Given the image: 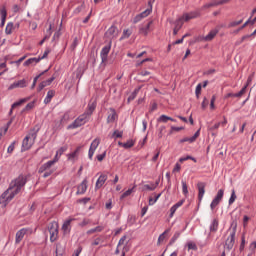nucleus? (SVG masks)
<instances>
[{"instance_id":"nucleus-16","label":"nucleus","mask_w":256,"mask_h":256,"mask_svg":"<svg viewBox=\"0 0 256 256\" xmlns=\"http://www.w3.org/2000/svg\"><path fill=\"white\" fill-rule=\"evenodd\" d=\"M198 187V199L199 201H203V196L205 195V183L199 182L197 184Z\"/></svg>"},{"instance_id":"nucleus-21","label":"nucleus","mask_w":256,"mask_h":256,"mask_svg":"<svg viewBox=\"0 0 256 256\" xmlns=\"http://www.w3.org/2000/svg\"><path fill=\"white\" fill-rule=\"evenodd\" d=\"M105 181H107V175H105V174L100 175V177L96 181V186H95L96 189H101V187H103V185H105Z\"/></svg>"},{"instance_id":"nucleus-35","label":"nucleus","mask_w":256,"mask_h":256,"mask_svg":"<svg viewBox=\"0 0 256 256\" xmlns=\"http://www.w3.org/2000/svg\"><path fill=\"white\" fill-rule=\"evenodd\" d=\"M131 33L132 32L129 29L123 30V34H122V36L120 38V41H123V39H129L131 37Z\"/></svg>"},{"instance_id":"nucleus-49","label":"nucleus","mask_w":256,"mask_h":256,"mask_svg":"<svg viewBox=\"0 0 256 256\" xmlns=\"http://www.w3.org/2000/svg\"><path fill=\"white\" fill-rule=\"evenodd\" d=\"M251 23V19H248L240 28H238L237 30L234 31V33H239V31H243V29H245V27Z\"/></svg>"},{"instance_id":"nucleus-38","label":"nucleus","mask_w":256,"mask_h":256,"mask_svg":"<svg viewBox=\"0 0 256 256\" xmlns=\"http://www.w3.org/2000/svg\"><path fill=\"white\" fill-rule=\"evenodd\" d=\"M71 119V116L69 115V112H66L62 118L60 119V123L62 125H65V123H67L69 120Z\"/></svg>"},{"instance_id":"nucleus-8","label":"nucleus","mask_w":256,"mask_h":256,"mask_svg":"<svg viewBox=\"0 0 256 256\" xmlns=\"http://www.w3.org/2000/svg\"><path fill=\"white\" fill-rule=\"evenodd\" d=\"M111 40L108 42V45L104 46L100 52V57L102 63H107V57H109V52L111 51Z\"/></svg>"},{"instance_id":"nucleus-27","label":"nucleus","mask_w":256,"mask_h":256,"mask_svg":"<svg viewBox=\"0 0 256 256\" xmlns=\"http://www.w3.org/2000/svg\"><path fill=\"white\" fill-rule=\"evenodd\" d=\"M183 27V22L181 20L175 21V27L173 29V35H177L179 33V30Z\"/></svg>"},{"instance_id":"nucleus-44","label":"nucleus","mask_w":256,"mask_h":256,"mask_svg":"<svg viewBox=\"0 0 256 256\" xmlns=\"http://www.w3.org/2000/svg\"><path fill=\"white\" fill-rule=\"evenodd\" d=\"M63 251H65V247L58 243L56 245V255H63Z\"/></svg>"},{"instance_id":"nucleus-37","label":"nucleus","mask_w":256,"mask_h":256,"mask_svg":"<svg viewBox=\"0 0 256 256\" xmlns=\"http://www.w3.org/2000/svg\"><path fill=\"white\" fill-rule=\"evenodd\" d=\"M68 147L67 145L65 146H62L57 152H56V155L55 157L58 158V161H59V157H61V155H63L65 153V151H67Z\"/></svg>"},{"instance_id":"nucleus-5","label":"nucleus","mask_w":256,"mask_h":256,"mask_svg":"<svg viewBox=\"0 0 256 256\" xmlns=\"http://www.w3.org/2000/svg\"><path fill=\"white\" fill-rule=\"evenodd\" d=\"M90 116L83 113L78 118L74 120V122L68 125L67 129H78V127H83L85 123L89 122Z\"/></svg>"},{"instance_id":"nucleus-2","label":"nucleus","mask_w":256,"mask_h":256,"mask_svg":"<svg viewBox=\"0 0 256 256\" xmlns=\"http://www.w3.org/2000/svg\"><path fill=\"white\" fill-rule=\"evenodd\" d=\"M227 233L228 237L225 241L224 249H226V251H231L235 246V235L237 234V222L235 220L232 221Z\"/></svg>"},{"instance_id":"nucleus-54","label":"nucleus","mask_w":256,"mask_h":256,"mask_svg":"<svg viewBox=\"0 0 256 256\" xmlns=\"http://www.w3.org/2000/svg\"><path fill=\"white\" fill-rule=\"evenodd\" d=\"M188 249L192 250V251H197V244H195L193 242H189L188 243Z\"/></svg>"},{"instance_id":"nucleus-31","label":"nucleus","mask_w":256,"mask_h":256,"mask_svg":"<svg viewBox=\"0 0 256 256\" xmlns=\"http://www.w3.org/2000/svg\"><path fill=\"white\" fill-rule=\"evenodd\" d=\"M218 6H219V4H218L217 0H212V2L202 6V10L211 9V7H218Z\"/></svg>"},{"instance_id":"nucleus-18","label":"nucleus","mask_w":256,"mask_h":256,"mask_svg":"<svg viewBox=\"0 0 256 256\" xmlns=\"http://www.w3.org/2000/svg\"><path fill=\"white\" fill-rule=\"evenodd\" d=\"M247 93V86H244L238 93H228L226 94L225 98L229 99V97H243Z\"/></svg>"},{"instance_id":"nucleus-29","label":"nucleus","mask_w":256,"mask_h":256,"mask_svg":"<svg viewBox=\"0 0 256 256\" xmlns=\"http://www.w3.org/2000/svg\"><path fill=\"white\" fill-rule=\"evenodd\" d=\"M79 151H81V147L76 148V150L67 155L69 161H73L79 155Z\"/></svg>"},{"instance_id":"nucleus-46","label":"nucleus","mask_w":256,"mask_h":256,"mask_svg":"<svg viewBox=\"0 0 256 256\" xmlns=\"http://www.w3.org/2000/svg\"><path fill=\"white\" fill-rule=\"evenodd\" d=\"M236 199H237V194H235V190L233 189L231 192L230 199H229V205H233V203H235Z\"/></svg>"},{"instance_id":"nucleus-58","label":"nucleus","mask_w":256,"mask_h":256,"mask_svg":"<svg viewBox=\"0 0 256 256\" xmlns=\"http://www.w3.org/2000/svg\"><path fill=\"white\" fill-rule=\"evenodd\" d=\"M178 237H181V232H175L174 236L171 239V242L175 243Z\"/></svg>"},{"instance_id":"nucleus-32","label":"nucleus","mask_w":256,"mask_h":256,"mask_svg":"<svg viewBox=\"0 0 256 256\" xmlns=\"http://www.w3.org/2000/svg\"><path fill=\"white\" fill-rule=\"evenodd\" d=\"M171 232V228L166 229L159 237H158V245L165 241V235Z\"/></svg>"},{"instance_id":"nucleus-61","label":"nucleus","mask_w":256,"mask_h":256,"mask_svg":"<svg viewBox=\"0 0 256 256\" xmlns=\"http://www.w3.org/2000/svg\"><path fill=\"white\" fill-rule=\"evenodd\" d=\"M231 0H217L218 5H227Z\"/></svg>"},{"instance_id":"nucleus-19","label":"nucleus","mask_w":256,"mask_h":256,"mask_svg":"<svg viewBox=\"0 0 256 256\" xmlns=\"http://www.w3.org/2000/svg\"><path fill=\"white\" fill-rule=\"evenodd\" d=\"M199 130L195 132V134L192 137H186L180 140V143H195L197 141V137H199Z\"/></svg>"},{"instance_id":"nucleus-22","label":"nucleus","mask_w":256,"mask_h":256,"mask_svg":"<svg viewBox=\"0 0 256 256\" xmlns=\"http://www.w3.org/2000/svg\"><path fill=\"white\" fill-rule=\"evenodd\" d=\"M217 33H219V30L214 29L211 30L208 35L205 36V41H213V39H215Z\"/></svg>"},{"instance_id":"nucleus-3","label":"nucleus","mask_w":256,"mask_h":256,"mask_svg":"<svg viewBox=\"0 0 256 256\" xmlns=\"http://www.w3.org/2000/svg\"><path fill=\"white\" fill-rule=\"evenodd\" d=\"M37 133H39V128H33L31 132L22 141V151H29L33 143L37 139Z\"/></svg>"},{"instance_id":"nucleus-52","label":"nucleus","mask_w":256,"mask_h":256,"mask_svg":"<svg viewBox=\"0 0 256 256\" xmlns=\"http://www.w3.org/2000/svg\"><path fill=\"white\" fill-rule=\"evenodd\" d=\"M131 193H133V188L128 189L126 192H124V193L121 195L120 199H125V197H129V195H131Z\"/></svg>"},{"instance_id":"nucleus-62","label":"nucleus","mask_w":256,"mask_h":256,"mask_svg":"<svg viewBox=\"0 0 256 256\" xmlns=\"http://www.w3.org/2000/svg\"><path fill=\"white\" fill-rule=\"evenodd\" d=\"M177 211V208H176V206H172L171 208H170V217H173V215H175V212Z\"/></svg>"},{"instance_id":"nucleus-1","label":"nucleus","mask_w":256,"mask_h":256,"mask_svg":"<svg viewBox=\"0 0 256 256\" xmlns=\"http://www.w3.org/2000/svg\"><path fill=\"white\" fill-rule=\"evenodd\" d=\"M27 184V176L21 174L16 179L10 182V185L6 191L0 196V205L1 207H7L13 199H15V195L21 192V189L24 185Z\"/></svg>"},{"instance_id":"nucleus-57","label":"nucleus","mask_w":256,"mask_h":256,"mask_svg":"<svg viewBox=\"0 0 256 256\" xmlns=\"http://www.w3.org/2000/svg\"><path fill=\"white\" fill-rule=\"evenodd\" d=\"M209 105V100H207V98L204 97V100L201 104V108L202 109H207V106Z\"/></svg>"},{"instance_id":"nucleus-39","label":"nucleus","mask_w":256,"mask_h":256,"mask_svg":"<svg viewBox=\"0 0 256 256\" xmlns=\"http://www.w3.org/2000/svg\"><path fill=\"white\" fill-rule=\"evenodd\" d=\"M149 15H151V8H147L145 11H143L140 14H138L140 19H142V20L145 19V17H149Z\"/></svg>"},{"instance_id":"nucleus-36","label":"nucleus","mask_w":256,"mask_h":256,"mask_svg":"<svg viewBox=\"0 0 256 256\" xmlns=\"http://www.w3.org/2000/svg\"><path fill=\"white\" fill-rule=\"evenodd\" d=\"M143 88V86H139L138 88H136L134 90V93H132L129 97H128V101H133V99H135V97H137V94L139 93V91H141V89Z\"/></svg>"},{"instance_id":"nucleus-28","label":"nucleus","mask_w":256,"mask_h":256,"mask_svg":"<svg viewBox=\"0 0 256 256\" xmlns=\"http://www.w3.org/2000/svg\"><path fill=\"white\" fill-rule=\"evenodd\" d=\"M95 103L88 104V109L84 112L88 117H91L93 115V111H95Z\"/></svg>"},{"instance_id":"nucleus-13","label":"nucleus","mask_w":256,"mask_h":256,"mask_svg":"<svg viewBox=\"0 0 256 256\" xmlns=\"http://www.w3.org/2000/svg\"><path fill=\"white\" fill-rule=\"evenodd\" d=\"M151 25H153V21H149L147 24L140 26V28H139L140 35H144L145 37H146V35H149Z\"/></svg>"},{"instance_id":"nucleus-60","label":"nucleus","mask_w":256,"mask_h":256,"mask_svg":"<svg viewBox=\"0 0 256 256\" xmlns=\"http://www.w3.org/2000/svg\"><path fill=\"white\" fill-rule=\"evenodd\" d=\"M125 241H127V236H123L119 242H118V247H121V245H125Z\"/></svg>"},{"instance_id":"nucleus-53","label":"nucleus","mask_w":256,"mask_h":256,"mask_svg":"<svg viewBox=\"0 0 256 256\" xmlns=\"http://www.w3.org/2000/svg\"><path fill=\"white\" fill-rule=\"evenodd\" d=\"M159 197H161V193L158 194L156 197H155V200H153V198H149V205H155V203H157V201L159 200Z\"/></svg>"},{"instance_id":"nucleus-24","label":"nucleus","mask_w":256,"mask_h":256,"mask_svg":"<svg viewBox=\"0 0 256 256\" xmlns=\"http://www.w3.org/2000/svg\"><path fill=\"white\" fill-rule=\"evenodd\" d=\"M218 229H219V220L214 219L210 225V232L217 233Z\"/></svg>"},{"instance_id":"nucleus-9","label":"nucleus","mask_w":256,"mask_h":256,"mask_svg":"<svg viewBox=\"0 0 256 256\" xmlns=\"http://www.w3.org/2000/svg\"><path fill=\"white\" fill-rule=\"evenodd\" d=\"M224 194H225V191H223V189L218 190L215 198L212 200L210 204V208L212 209V211L213 209H215V207H217V205H219V203H221Z\"/></svg>"},{"instance_id":"nucleus-17","label":"nucleus","mask_w":256,"mask_h":256,"mask_svg":"<svg viewBox=\"0 0 256 256\" xmlns=\"http://www.w3.org/2000/svg\"><path fill=\"white\" fill-rule=\"evenodd\" d=\"M71 221H73V219L66 220L63 223L62 231H63L64 235H69V233L71 232Z\"/></svg>"},{"instance_id":"nucleus-20","label":"nucleus","mask_w":256,"mask_h":256,"mask_svg":"<svg viewBox=\"0 0 256 256\" xmlns=\"http://www.w3.org/2000/svg\"><path fill=\"white\" fill-rule=\"evenodd\" d=\"M87 191V179H84L78 186L77 195H83Z\"/></svg>"},{"instance_id":"nucleus-12","label":"nucleus","mask_w":256,"mask_h":256,"mask_svg":"<svg viewBox=\"0 0 256 256\" xmlns=\"http://www.w3.org/2000/svg\"><path fill=\"white\" fill-rule=\"evenodd\" d=\"M57 161H59V158L56 156L54 157L53 160H50L48 162H46L45 164H43L40 168H39V173H45V171H47V169H51V167H53L54 163H57Z\"/></svg>"},{"instance_id":"nucleus-30","label":"nucleus","mask_w":256,"mask_h":256,"mask_svg":"<svg viewBox=\"0 0 256 256\" xmlns=\"http://www.w3.org/2000/svg\"><path fill=\"white\" fill-rule=\"evenodd\" d=\"M13 29H15L13 22H9L5 28L6 35H11V33H13Z\"/></svg>"},{"instance_id":"nucleus-48","label":"nucleus","mask_w":256,"mask_h":256,"mask_svg":"<svg viewBox=\"0 0 256 256\" xmlns=\"http://www.w3.org/2000/svg\"><path fill=\"white\" fill-rule=\"evenodd\" d=\"M112 137H114V139H121V137H123V131L115 130Z\"/></svg>"},{"instance_id":"nucleus-43","label":"nucleus","mask_w":256,"mask_h":256,"mask_svg":"<svg viewBox=\"0 0 256 256\" xmlns=\"http://www.w3.org/2000/svg\"><path fill=\"white\" fill-rule=\"evenodd\" d=\"M35 107V100L28 103L25 108L22 110V113H25V111H31Z\"/></svg>"},{"instance_id":"nucleus-10","label":"nucleus","mask_w":256,"mask_h":256,"mask_svg":"<svg viewBox=\"0 0 256 256\" xmlns=\"http://www.w3.org/2000/svg\"><path fill=\"white\" fill-rule=\"evenodd\" d=\"M100 143H101V139H99V138H96L92 141L89 151H88L89 159H93V155H95V151L97 150V147H99Z\"/></svg>"},{"instance_id":"nucleus-6","label":"nucleus","mask_w":256,"mask_h":256,"mask_svg":"<svg viewBox=\"0 0 256 256\" xmlns=\"http://www.w3.org/2000/svg\"><path fill=\"white\" fill-rule=\"evenodd\" d=\"M105 37L113 43V39H117L119 37V29L115 26H111L105 33Z\"/></svg>"},{"instance_id":"nucleus-45","label":"nucleus","mask_w":256,"mask_h":256,"mask_svg":"<svg viewBox=\"0 0 256 256\" xmlns=\"http://www.w3.org/2000/svg\"><path fill=\"white\" fill-rule=\"evenodd\" d=\"M182 193L187 197L189 195V190L187 188V182L182 181Z\"/></svg>"},{"instance_id":"nucleus-4","label":"nucleus","mask_w":256,"mask_h":256,"mask_svg":"<svg viewBox=\"0 0 256 256\" xmlns=\"http://www.w3.org/2000/svg\"><path fill=\"white\" fill-rule=\"evenodd\" d=\"M47 230L50 233L51 243H55V241L59 239V223L56 221L51 222L48 224Z\"/></svg>"},{"instance_id":"nucleus-59","label":"nucleus","mask_w":256,"mask_h":256,"mask_svg":"<svg viewBox=\"0 0 256 256\" xmlns=\"http://www.w3.org/2000/svg\"><path fill=\"white\" fill-rule=\"evenodd\" d=\"M13 151H15V141L8 147L7 153H12Z\"/></svg>"},{"instance_id":"nucleus-23","label":"nucleus","mask_w":256,"mask_h":256,"mask_svg":"<svg viewBox=\"0 0 256 256\" xmlns=\"http://www.w3.org/2000/svg\"><path fill=\"white\" fill-rule=\"evenodd\" d=\"M39 61H41V58H29L28 60H26L24 62V67H28V65H37V63H39Z\"/></svg>"},{"instance_id":"nucleus-42","label":"nucleus","mask_w":256,"mask_h":256,"mask_svg":"<svg viewBox=\"0 0 256 256\" xmlns=\"http://www.w3.org/2000/svg\"><path fill=\"white\" fill-rule=\"evenodd\" d=\"M169 119H171V117H169V116L163 114V115H161V116L157 119V121H158V123H167V121H169Z\"/></svg>"},{"instance_id":"nucleus-56","label":"nucleus","mask_w":256,"mask_h":256,"mask_svg":"<svg viewBox=\"0 0 256 256\" xmlns=\"http://www.w3.org/2000/svg\"><path fill=\"white\" fill-rule=\"evenodd\" d=\"M253 77H255V73H252V74L248 77L247 83H246V85H245L246 89H247L248 86L251 85V82L253 81Z\"/></svg>"},{"instance_id":"nucleus-7","label":"nucleus","mask_w":256,"mask_h":256,"mask_svg":"<svg viewBox=\"0 0 256 256\" xmlns=\"http://www.w3.org/2000/svg\"><path fill=\"white\" fill-rule=\"evenodd\" d=\"M27 85H29V82L27 81V79L18 80V81H15L14 83H12L8 87V90L12 91V89H25V87H27Z\"/></svg>"},{"instance_id":"nucleus-15","label":"nucleus","mask_w":256,"mask_h":256,"mask_svg":"<svg viewBox=\"0 0 256 256\" xmlns=\"http://www.w3.org/2000/svg\"><path fill=\"white\" fill-rule=\"evenodd\" d=\"M118 119L117 111L114 108H110L107 117V123H115V120Z\"/></svg>"},{"instance_id":"nucleus-40","label":"nucleus","mask_w":256,"mask_h":256,"mask_svg":"<svg viewBox=\"0 0 256 256\" xmlns=\"http://www.w3.org/2000/svg\"><path fill=\"white\" fill-rule=\"evenodd\" d=\"M149 15H151V8H147L145 11H143L140 14H138L140 19H142V20L145 19V17H149Z\"/></svg>"},{"instance_id":"nucleus-14","label":"nucleus","mask_w":256,"mask_h":256,"mask_svg":"<svg viewBox=\"0 0 256 256\" xmlns=\"http://www.w3.org/2000/svg\"><path fill=\"white\" fill-rule=\"evenodd\" d=\"M27 231L28 230L26 228H22L18 232H16L15 243H17V244L21 243V241H23V238L25 237V235H27Z\"/></svg>"},{"instance_id":"nucleus-25","label":"nucleus","mask_w":256,"mask_h":256,"mask_svg":"<svg viewBox=\"0 0 256 256\" xmlns=\"http://www.w3.org/2000/svg\"><path fill=\"white\" fill-rule=\"evenodd\" d=\"M53 97H55V90H49L47 92V96L44 99V103L47 105L49 103H51V99H53Z\"/></svg>"},{"instance_id":"nucleus-47","label":"nucleus","mask_w":256,"mask_h":256,"mask_svg":"<svg viewBox=\"0 0 256 256\" xmlns=\"http://www.w3.org/2000/svg\"><path fill=\"white\" fill-rule=\"evenodd\" d=\"M135 145V141L128 140L126 143L123 144L124 149H131Z\"/></svg>"},{"instance_id":"nucleus-55","label":"nucleus","mask_w":256,"mask_h":256,"mask_svg":"<svg viewBox=\"0 0 256 256\" xmlns=\"http://www.w3.org/2000/svg\"><path fill=\"white\" fill-rule=\"evenodd\" d=\"M106 156H107V152L104 151L102 154L97 155L96 159L101 162L103 161V159H105Z\"/></svg>"},{"instance_id":"nucleus-11","label":"nucleus","mask_w":256,"mask_h":256,"mask_svg":"<svg viewBox=\"0 0 256 256\" xmlns=\"http://www.w3.org/2000/svg\"><path fill=\"white\" fill-rule=\"evenodd\" d=\"M199 15H201L198 11H194V12H190V13H185L183 14L182 17L178 18V20H181L182 23H184V21H191V19H197V17H199Z\"/></svg>"},{"instance_id":"nucleus-64","label":"nucleus","mask_w":256,"mask_h":256,"mask_svg":"<svg viewBox=\"0 0 256 256\" xmlns=\"http://www.w3.org/2000/svg\"><path fill=\"white\" fill-rule=\"evenodd\" d=\"M250 249L253 253H255V249H256V242H252L250 245Z\"/></svg>"},{"instance_id":"nucleus-33","label":"nucleus","mask_w":256,"mask_h":256,"mask_svg":"<svg viewBox=\"0 0 256 256\" xmlns=\"http://www.w3.org/2000/svg\"><path fill=\"white\" fill-rule=\"evenodd\" d=\"M103 231V226H97L87 231V235H92V233H101Z\"/></svg>"},{"instance_id":"nucleus-26","label":"nucleus","mask_w":256,"mask_h":256,"mask_svg":"<svg viewBox=\"0 0 256 256\" xmlns=\"http://www.w3.org/2000/svg\"><path fill=\"white\" fill-rule=\"evenodd\" d=\"M27 99L23 98L18 102H15L12 104L9 115H13V109H15L16 107H20V105H23V103H26Z\"/></svg>"},{"instance_id":"nucleus-34","label":"nucleus","mask_w":256,"mask_h":256,"mask_svg":"<svg viewBox=\"0 0 256 256\" xmlns=\"http://www.w3.org/2000/svg\"><path fill=\"white\" fill-rule=\"evenodd\" d=\"M156 189H157V185H155L154 183L146 184L143 186L144 191H155Z\"/></svg>"},{"instance_id":"nucleus-63","label":"nucleus","mask_w":256,"mask_h":256,"mask_svg":"<svg viewBox=\"0 0 256 256\" xmlns=\"http://www.w3.org/2000/svg\"><path fill=\"white\" fill-rule=\"evenodd\" d=\"M201 87H202L201 84H198V85L196 86V90H195L196 95H201Z\"/></svg>"},{"instance_id":"nucleus-51","label":"nucleus","mask_w":256,"mask_h":256,"mask_svg":"<svg viewBox=\"0 0 256 256\" xmlns=\"http://www.w3.org/2000/svg\"><path fill=\"white\" fill-rule=\"evenodd\" d=\"M89 223H91V220L84 218L80 223H79V227H86V225H89Z\"/></svg>"},{"instance_id":"nucleus-41","label":"nucleus","mask_w":256,"mask_h":256,"mask_svg":"<svg viewBox=\"0 0 256 256\" xmlns=\"http://www.w3.org/2000/svg\"><path fill=\"white\" fill-rule=\"evenodd\" d=\"M47 71L49 70H45L44 72L40 73L38 76H36L33 80V83L31 85V89H35V85H37V81H39V78L43 75H45V73H47Z\"/></svg>"},{"instance_id":"nucleus-50","label":"nucleus","mask_w":256,"mask_h":256,"mask_svg":"<svg viewBox=\"0 0 256 256\" xmlns=\"http://www.w3.org/2000/svg\"><path fill=\"white\" fill-rule=\"evenodd\" d=\"M241 23H243V19L239 20V21H233V22H230L228 27L231 28V27H237V25H241Z\"/></svg>"}]
</instances>
